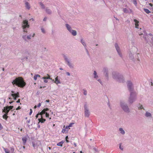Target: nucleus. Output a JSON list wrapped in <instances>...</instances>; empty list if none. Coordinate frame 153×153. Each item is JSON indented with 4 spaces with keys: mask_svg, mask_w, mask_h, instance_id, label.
Instances as JSON below:
<instances>
[{
    "mask_svg": "<svg viewBox=\"0 0 153 153\" xmlns=\"http://www.w3.org/2000/svg\"><path fill=\"white\" fill-rule=\"evenodd\" d=\"M13 85H15L16 86L21 88H23L25 85V82L23 79L21 77L16 78L12 82Z\"/></svg>",
    "mask_w": 153,
    "mask_h": 153,
    "instance_id": "obj_2",
    "label": "nucleus"
},
{
    "mask_svg": "<svg viewBox=\"0 0 153 153\" xmlns=\"http://www.w3.org/2000/svg\"><path fill=\"white\" fill-rule=\"evenodd\" d=\"M7 107H8L9 108V109L10 110H11L13 109V106H7Z\"/></svg>",
    "mask_w": 153,
    "mask_h": 153,
    "instance_id": "obj_47",
    "label": "nucleus"
},
{
    "mask_svg": "<svg viewBox=\"0 0 153 153\" xmlns=\"http://www.w3.org/2000/svg\"><path fill=\"white\" fill-rule=\"evenodd\" d=\"M94 149L96 152H97L98 150L96 148H94Z\"/></svg>",
    "mask_w": 153,
    "mask_h": 153,
    "instance_id": "obj_59",
    "label": "nucleus"
},
{
    "mask_svg": "<svg viewBox=\"0 0 153 153\" xmlns=\"http://www.w3.org/2000/svg\"><path fill=\"white\" fill-rule=\"evenodd\" d=\"M84 108L85 109V117H88L90 115V112L86 105H85Z\"/></svg>",
    "mask_w": 153,
    "mask_h": 153,
    "instance_id": "obj_11",
    "label": "nucleus"
},
{
    "mask_svg": "<svg viewBox=\"0 0 153 153\" xmlns=\"http://www.w3.org/2000/svg\"><path fill=\"white\" fill-rule=\"evenodd\" d=\"M8 114H6V113L4 114V115L3 116V118L5 119V120H7V118L8 117L7 116V115Z\"/></svg>",
    "mask_w": 153,
    "mask_h": 153,
    "instance_id": "obj_33",
    "label": "nucleus"
},
{
    "mask_svg": "<svg viewBox=\"0 0 153 153\" xmlns=\"http://www.w3.org/2000/svg\"><path fill=\"white\" fill-rule=\"evenodd\" d=\"M123 11L124 13H131L132 12V10L131 9H129L128 10L126 8H124Z\"/></svg>",
    "mask_w": 153,
    "mask_h": 153,
    "instance_id": "obj_14",
    "label": "nucleus"
},
{
    "mask_svg": "<svg viewBox=\"0 0 153 153\" xmlns=\"http://www.w3.org/2000/svg\"><path fill=\"white\" fill-rule=\"evenodd\" d=\"M66 74L68 76H70V73L68 72H67Z\"/></svg>",
    "mask_w": 153,
    "mask_h": 153,
    "instance_id": "obj_57",
    "label": "nucleus"
},
{
    "mask_svg": "<svg viewBox=\"0 0 153 153\" xmlns=\"http://www.w3.org/2000/svg\"><path fill=\"white\" fill-rule=\"evenodd\" d=\"M68 136H66L65 137L66 141L67 143H68L69 142V140H68Z\"/></svg>",
    "mask_w": 153,
    "mask_h": 153,
    "instance_id": "obj_40",
    "label": "nucleus"
},
{
    "mask_svg": "<svg viewBox=\"0 0 153 153\" xmlns=\"http://www.w3.org/2000/svg\"><path fill=\"white\" fill-rule=\"evenodd\" d=\"M24 2H25V7L27 9L29 10L30 7V4L26 0L24 1Z\"/></svg>",
    "mask_w": 153,
    "mask_h": 153,
    "instance_id": "obj_15",
    "label": "nucleus"
},
{
    "mask_svg": "<svg viewBox=\"0 0 153 153\" xmlns=\"http://www.w3.org/2000/svg\"><path fill=\"white\" fill-rule=\"evenodd\" d=\"M45 112L44 111H43V110L39 113V114L41 115V117H43V115L45 114Z\"/></svg>",
    "mask_w": 153,
    "mask_h": 153,
    "instance_id": "obj_30",
    "label": "nucleus"
},
{
    "mask_svg": "<svg viewBox=\"0 0 153 153\" xmlns=\"http://www.w3.org/2000/svg\"><path fill=\"white\" fill-rule=\"evenodd\" d=\"M62 56L65 61V63L68 66L69 68L71 69H73L74 68V65L72 63L71 61L68 58V56L67 55L65 54H62Z\"/></svg>",
    "mask_w": 153,
    "mask_h": 153,
    "instance_id": "obj_4",
    "label": "nucleus"
},
{
    "mask_svg": "<svg viewBox=\"0 0 153 153\" xmlns=\"http://www.w3.org/2000/svg\"><path fill=\"white\" fill-rule=\"evenodd\" d=\"M62 145L63 144L60 142L57 144V146L61 147L62 146Z\"/></svg>",
    "mask_w": 153,
    "mask_h": 153,
    "instance_id": "obj_38",
    "label": "nucleus"
},
{
    "mask_svg": "<svg viewBox=\"0 0 153 153\" xmlns=\"http://www.w3.org/2000/svg\"><path fill=\"white\" fill-rule=\"evenodd\" d=\"M119 131H120V133L123 135L125 133V132L122 128H120Z\"/></svg>",
    "mask_w": 153,
    "mask_h": 153,
    "instance_id": "obj_28",
    "label": "nucleus"
},
{
    "mask_svg": "<svg viewBox=\"0 0 153 153\" xmlns=\"http://www.w3.org/2000/svg\"><path fill=\"white\" fill-rule=\"evenodd\" d=\"M94 75V79H95L96 80H97V79L99 77L97 75V73L96 71H94L93 73Z\"/></svg>",
    "mask_w": 153,
    "mask_h": 153,
    "instance_id": "obj_21",
    "label": "nucleus"
},
{
    "mask_svg": "<svg viewBox=\"0 0 153 153\" xmlns=\"http://www.w3.org/2000/svg\"><path fill=\"white\" fill-rule=\"evenodd\" d=\"M32 143L33 146V147L34 148V149L35 148V143L33 142H32Z\"/></svg>",
    "mask_w": 153,
    "mask_h": 153,
    "instance_id": "obj_50",
    "label": "nucleus"
},
{
    "mask_svg": "<svg viewBox=\"0 0 153 153\" xmlns=\"http://www.w3.org/2000/svg\"><path fill=\"white\" fill-rule=\"evenodd\" d=\"M41 104L40 103H39L37 107H39L41 106ZM36 107H37V106L36 105H35L34 106L35 108H36Z\"/></svg>",
    "mask_w": 153,
    "mask_h": 153,
    "instance_id": "obj_43",
    "label": "nucleus"
},
{
    "mask_svg": "<svg viewBox=\"0 0 153 153\" xmlns=\"http://www.w3.org/2000/svg\"><path fill=\"white\" fill-rule=\"evenodd\" d=\"M45 116L46 117H48V118L49 117V113H47V112H46L45 113Z\"/></svg>",
    "mask_w": 153,
    "mask_h": 153,
    "instance_id": "obj_42",
    "label": "nucleus"
},
{
    "mask_svg": "<svg viewBox=\"0 0 153 153\" xmlns=\"http://www.w3.org/2000/svg\"><path fill=\"white\" fill-rule=\"evenodd\" d=\"M27 138L26 137H23L22 138V140L23 142V144L24 145H25L27 141Z\"/></svg>",
    "mask_w": 153,
    "mask_h": 153,
    "instance_id": "obj_29",
    "label": "nucleus"
},
{
    "mask_svg": "<svg viewBox=\"0 0 153 153\" xmlns=\"http://www.w3.org/2000/svg\"><path fill=\"white\" fill-rule=\"evenodd\" d=\"M38 120L39 123H44L46 120L44 118H43L42 117H41V118H39Z\"/></svg>",
    "mask_w": 153,
    "mask_h": 153,
    "instance_id": "obj_24",
    "label": "nucleus"
},
{
    "mask_svg": "<svg viewBox=\"0 0 153 153\" xmlns=\"http://www.w3.org/2000/svg\"><path fill=\"white\" fill-rule=\"evenodd\" d=\"M140 109H142L143 108V107L142 105H141L140 107Z\"/></svg>",
    "mask_w": 153,
    "mask_h": 153,
    "instance_id": "obj_62",
    "label": "nucleus"
},
{
    "mask_svg": "<svg viewBox=\"0 0 153 153\" xmlns=\"http://www.w3.org/2000/svg\"><path fill=\"white\" fill-rule=\"evenodd\" d=\"M39 115V114H37L36 115V118H37L38 117V115Z\"/></svg>",
    "mask_w": 153,
    "mask_h": 153,
    "instance_id": "obj_61",
    "label": "nucleus"
},
{
    "mask_svg": "<svg viewBox=\"0 0 153 153\" xmlns=\"http://www.w3.org/2000/svg\"><path fill=\"white\" fill-rule=\"evenodd\" d=\"M150 84H151V85L153 87V82H151Z\"/></svg>",
    "mask_w": 153,
    "mask_h": 153,
    "instance_id": "obj_64",
    "label": "nucleus"
},
{
    "mask_svg": "<svg viewBox=\"0 0 153 153\" xmlns=\"http://www.w3.org/2000/svg\"><path fill=\"white\" fill-rule=\"evenodd\" d=\"M80 42L84 46L85 48H86V45L85 42L84 41L83 39H81L80 40Z\"/></svg>",
    "mask_w": 153,
    "mask_h": 153,
    "instance_id": "obj_25",
    "label": "nucleus"
},
{
    "mask_svg": "<svg viewBox=\"0 0 153 153\" xmlns=\"http://www.w3.org/2000/svg\"><path fill=\"white\" fill-rule=\"evenodd\" d=\"M129 55L131 59H133V56L131 52L129 53Z\"/></svg>",
    "mask_w": 153,
    "mask_h": 153,
    "instance_id": "obj_34",
    "label": "nucleus"
},
{
    "mask_svg": "<svg viewBox=\"0 0 153 153\" xmlns=\"http://www.w3.org/2000/svg\"><path fill=\"white\" fill-rule=\"evenodd\" d=\"M37 74H36L33 77V78L35 80H36L37 79Z\"/></svg>",
    "mask_w": 153,
    "mask_h": 153,
    "instance_id": "obj_48",
    "label": "nucleus"
},
{
    "mask_svg": "<svg viewBox=\"0 0 153 153\" xmlns=\"http://www.w3.org/2000/svg\"><path fill=\"white\" fill-rule=\"evenodd\" d=\"M127 84L128 89L130 92H134L133 84L130 81H128Z\"/></svg>",
    "mask_w": 153,
    "mask_h": 153,
    "instance_id": "obj_10",
    "label": "nucleus"
},
{
    "mask_svg": "<svg viewBox=\"0 0 153 153\" xmlns=\"http://www.w3.org/2000/svg\"><path fill=\"white\" fill-rule=\"evenodd\" d=\"M20 102V99H19L16 102L17 103H19Z\"/></svg>",
    "mask_w": 153,
    "mask_h": 153,
    "instance_id": "obj_60",
    "label": "nucleus"
},
{
    "mask_svg": "<svg viewBox=\"0 0 153 153\" xmlns=\"http://www.w3.org/2000/svg\"><path fill=\"white\" fill-rule=\"evenodd\" d=\"M130 97L128 99V101L130 104H132L136 100L137 97V94L135 92H130Z\"/></svg>",
    "mask_w": 153,
    "mask_h": 153,
    "instance_id": "obj_5",
    "label": "nucleus"
},
{
    "mask_svg": "<svg viewBox=\"0 0 153 153\" xmlns=\"http://www.w3.org/2000/svg\"><path fill=\"white\" fill-rule=\"evenodd\" d=\"M46 12L48 14H51L52 13L51 10L49 9L48 7H46L45 9Z\"/></svg>",
    "mask_w": 153,
    "mask_h": 153,
    "instance_id": "obj_18",
    "label": "nucleus"
},
{
    "mask_svg": "<svg viewBox=\"0 0 153 153\" xmlns=\"http://www.w3.org/2000/svg\"><path fill=\"white\" fill-rule=\"evenodd\" d=\"M62 132L63 133H67V131L66 130L65 128V126H64L63 128L62 131Z\"/></svg>",
    "mask_w": 153,
    "mask_h": 153,
    "instance_id": "obj_32",
    "label": "nucleus"
},
{
    "mask_svg": "<svg viewBox=\"0 0 153 153\" xmlns=\"http://www.w3.org/2000/svg\"><path fill=\"white\" fill-rule=\"evenodd\" d=\"M56 84H58L61 83L60 80L58 79V76H56L55 78V80L54 82Z\"/></svg>",
    "mask_w": 153,
    "mask_h": 153,
    "instance_id": "obj_20",
    "label": "nucleus"
},
{
    "mask_svg": "<svg viewBox=\"0 0 153 153\" xmlns=\"http://www.w3.org/2000/svg\"><path fill=\"white\" fill-rule=\"evenodd\" d=\"M39 4L42 9H45V5L41 2L39 3Z\"/></svg>",
    "mask_w": 153,
    "mask_h": 153,
    "instance_id": "obj_23",
    "label": "nucleus"
},
{
    "mask_svg": "<svg viewBox=\"0 0 153 153\" xmlns=\"http://www.w3.org/2000/svg\"><path fill=\"white\" fill-rule=\"evenodd\" d=\"M144 10L146 13L147 14L151 13V11H149L148 9L146 8H144Z\"/></svg>",
    "mask_w": 153,
    "mask_h": 153,
    "instance_id": "obj_31",
    "label": "nucleus"
},
{
    "mask_svg": "<svg viewBox=\"0 0 153 153\" xmlns=\"http://www.w3.org/2000/svg\"><path fill=\"white\" fill-rule=\"evenodd\" d=\"M120 105L121 108L125 112L127 113L130 112V109L125 102L121 101L120 102Z\"/></svg>",
    "mask_w": 153,
    "mask_h": 153,
    "instance_id": "obj_6",
    "label": "nucleus"
},
{
    "mask_svg": "<svg viewBox=\"0 0 153 153\" xmlns=\"http://www.w3.org/2000/svg\"><path fill=\"white\" fill-rule=\"evenodd\" d=\"M3 128V127L1 124V123H0V130H1Z\"/></svg>",
    "mask_w": 153,
    "mask_h": 153,
    "instance_id": "obj_53",
    "label": "nucleus"
},
{
    "mask_svg": "<svg viewBox=\"0 0 153 153\" xmlns=\"http://www.w3.org/2000/svg\"><path fill=\"white\" fill-rule=\"evenodd\" d=\"M29 27L30 26L28 24V21L26 20H24L23 22V24L22 25V27L23 29V31L27 33V31L26 29L27 28H29Z\"/></svg>",
    "mask_w": 153,
    "mask_h": 153,
    "instance_id": "obj_7",
    "label": "nucleus"
},
{
    "mask_svg": "<svg viewBox=\"0 0 153 153\" xmlns=\"http://www.w3.org/2000/svg\"><path fill=\"white\" fill-rule=\"evenodd\" d=\"M11 92L12 93L11 95L13 97V98L15 100H16L17 98H18L19 97V94L18 92L15 93H14V91H12Z\"/></svg>",
    "mask_w": 153,
    "mask_h": 153,
    "instance_id": "obj_12",
    "label": "nucleus"
},
{
    "mask_svg": "<svg viewBox=\"0 0 153 153\" xmlns=\"http://www.w3.org/2000/svg\"><path fill=\"white\" fill-rule=\"evenodd\" d=\"M133 4L135 5H136L137 4V1L136 0H133Z\"/></svg>",
    "mask_w": 153,
    "mask_h": 153,
    "instance_id": "obj_45",
    "label": "nucleus"
},
{
    "mask_svg": "<svg viewBox=\"0 0 153 153\" xmlns=\"http://www.w3.org/2000/svg\"><path fill=\"white\" fill-rule=\"evenodd\" d=\"M83 91H84V92H83L84 94V95H87V91L85 90V89H83Z\"/></svg>",
    "mask_w": 153,
    "mask_h": 153,
    "instance_id": "obj_37",
    "label": "nucleus"
},
{
    "mask_svg": "<svg viewBox=\"0 0 153 153\" xmlns=\"http://www.w3.org/2000/svg\"><path fill=\"white\" fill-rule=\"evenodd\" d=\"M65 141L63 140H62L60 142L63 144L64 143Z\"/></svg>",
    "mask_w": 153,
    "mask_h": 153,
    "instance_id": "obj_63",
    "label": "nucleus"
},
{
    "mask_svg": "<svg viewBox=\"0 0 153 153\" xmlns=\"http://www.w3.org/2000/svg\"><path fill=\"white\" fill-rule=\"evenodd\" d=\"M44 82L45 83H47L48 82V80L46 79H44Z\"/></svg>",
    "mask_w": 153,
    "mask_h": 153,
    "instance_id": "obj_58",
    "label": "nucleus"
},
{
    "mask_svg": "<svg viewBox=\"0 0 153 153\" xmlns=\"http://www.w3.org/2000/svg\"><path fill=\"white\" fill-rule=\"evenodd\" d=\"M47 75L48 76L43 77L42 78V79H50L52 80V81H54V79H52L50 77V75H49L48 74H47Z\"/></svg>",
    "mask_w": 153,
    "mask_h": 153,
    "instance_id": "obj_17",
    "label": "nucleus"
},
{
    "mask_svg": "<svg viewBox=\"0 0 153 153\" xmlns=\"http://www.w3.org/2000/svg\"><path fill=\"white\" fill-rule=\"evenodd\" d=\"M108 107H109V108L110 109H111V106H110V104H109V102H108Z\"/></svg>",
    "mask_w": 153,
    "mask_h": 153,
    "instance_id": "obj_51",
    "label": "nucleus"
},
{
    "mask_svg": "<svg viewBox=\"0 0 153 153\" xmlns=\"http://www.w3.org/2000/svg\"><path fill=\"white\" fill-rule=\"evenodd\" d=\"M47 17H45L43 19V21H46V20H47Z\"/></svg>",
    "mask_w": 153,
    "mask_h": 153,
    "instance_id": "obj_56",
    "label": "nucleus"
},
{
    "mask_svg": "<svg viewBox=\"0 0 153 153\" xmlns=\"http://www.w3.org/2000/svg\"><path fill=\"white\" fill-rule=\"evenodd\" d=\"M98 82H99L102 85H103V83L102 82L101 79H97V80Z\"/></svg>",
    "mask_w": 153,
    "mask_h": 153,
    "instance_id": "obj_36",
    "label": "nucleus"
},
{
    "mask_svg": "<svg viewBox=\"0 0 153 153\" xmlns=\"http://www.w3.org/2000/svg\"><path fill=\"white\" fill-rule=\"evenodd\" d=\"M35 35V33L32 35L30 34L29 35H24L22 36V38L25 41H27V40H30L31 39V37H33Z\"/></svg>",
    "mask_w": 153,
    "mask_h": 153,
    "instance_id": "obj_8",
    "label": "nucleus"
},
{
    "mask_svg": "<svg viewBox=\"0 0 153 153\" xmlns=\"http://www.w3.org/2000/svg\"><path fill=\"white\" fill-rule=\"evenodd\" d=\"M102 72L107 79H108V68L105 67L103 68Z\"/></svg>",
    "mask_w": 153,
    "mask_h": 153,
    "instance_id": "obj_9",
    "label": "nucleus"
},
{
    "mask_svg": "<svg viewBox=\"0 0 153 153\" xmlns=\"http://www.w3.org/2000/svg\"><path fill=\"white\" fill-rule=\"evenodd\" d=\"M85 49V50H86V53H87V54L88 55H89V53L88 51V50L86 49V48Z\"/></svg>",
    "mask_w": 153,
    "mask_h": 153,
    "instance_id": "obj_55",
    "label": "nucleus"
},
{
    "mask_svg": "<svg viewBox=\"0 0 153 153\" xmlns=\"http://www.w3.org/2000/svg\"><path fill=\"white\" fill-rule=\"evenodd\" d=\"M143 33L139 32V31H138L139 35L140 36H143V38L146 42L148 43L149 40L150 43V45L153 46V37H152V34L150 33L147 34L146 32L144 31H143Z\"/></svg>",
    "mask_w": 153,
    "mask_h": 153,
    "instance_id": "obj_1",
    "label": "nucleus"
},
{
    "mask_svg": "<svg viewBox=\"0 0 153 153\" xmlns=\"http://www.w3.org/2000/svg\"><path fill=\"white\" fill-rule=\"evenodd\" d=\"M9 111V108L7 106L4 107V109L3 110V111L6 114H8Z\"/></svg>",
    "mask_w": 153,
    "mask_h": 153,
    "instance_id": "obj_16",
    "label": "nucleus"
},
{
    "mask_svg": "<svg viewBox=\"0 0 153 153\" xmlns=\"http://www.w3.org/2000/svg\"><path fill=\"white\" fill-rule=\"evenodd\" d=\"M145 115L146 117H152L151 114L148 111L146 112Z\"/></svg>",
    "mask_w": 153,
    "mask_h": 153,
    "instance_id": "obj_26",
    "label": "nucleus"
},
{
    "mask_svg": "<svg viewBox=\"0 0 153 153\" xmlns=\"http://www.w3.org/2000/svg\"><path fill=\"white\" fill-rule=\"evenodd\" d=\"M49 110V109L48 108H44L43 109V111H45V112H47L46 111Z\"/></svg>",
    "mask_w": 153,
    "mask_h": 153,
    "instance_id": "obj_39",
    "label": "nucleus"
},
{
    "mask_svg": "<svg viewBox=\"0 0 153 153\" xmlns=\"http://www.w3.org/2000/svg\"><path fill=\"white\" fill-rule=\"evenodd\" d=\"M71 32H70L74 36H75L77 34L76 31L75 30H72Z\"/></svg>",
    "mask_w": 153,
    "mask_h": 153,
    "instance_id": "obj_27",
    "label": "nucleus"
},
{
    "mask_svg": "<svg viewBox=\"0 0 153 153\" xmlns=\"http://www.w3.org/2000/svg\"><path fill=\"white\" fill-rule=\"evenodd\" d=\"M134 22H135V27L136 28H138L139 21L136 19H134Z\"/></svg>",
    "mask_w": 153,
    "mask_h": 153,
    "instance_id": "obj_22",
    "label": "nucleus"
},
{
    "mask_svg": "<svg viewBox=\"0 0 153 153\" xmlns=\"http://www.w3.org/2000/svg\"><path fill=\"white\" fill-rule=\"evenodd\" d=\"M69 127H68V126H66L65 127V129L67 131V133L68 132V131H69Z\"/></svg>",
    "mask_w": 153,
    "mask_h": 153,
    "instance_id": "obj_41",
    "label": "nucleus"
},
{
    "mask_svg": "<svg viewBox=\"0 0 153 153\" xmlns=\"http://www.w3.org/2000/svg\"><path fill=\"white\" fill-rule=\"evenodd\" d=\"M74 124V123H71L69 124V125L68 126V127H72V125L73 124Z\"/></svg>",
    "mask_w": 153,
    "mask_h": 153,
    "instance_id": "obj_44",
    "label": "nucleus"
},
{
    "mask_svg": "<svg viewBox=\"0 0 153 153\" xmlns=\"http://www.w3.org/2000/svg\"><path fill=\"white\" fill-rule=\"evenodd\" d=\"M113 78L117 81L120 82H124V79L123 75L118 72L113 71L112 73Z\"/></svg>",
    "mask_w": 153,
    "mask_h": 153,
    "instance_id": "obj_3",
    "label": "nucleus"
},
{
    "mask_svg": "<svg viewBox=\"0 0 153 153\" xmlns=\"http://www.w3.org/2000/svg\"><path fill=\"white\" fill-rule=\"evenodd\" d=\"M39 122L37 124V127L38 128H40V126L39 125Z\"/></svg>",
    "mask_w": 153,
    "mask_h": 153,
    "instance_id": "obj_52",
    "label": "nucleus"
},
{
    "mask_svg": "<svg viewBox=\"0 0 153 153\" xmlns=\"http://www.w3.org/2000/svg\"><path fill=\"white\" fill-rule=\"evenodd\" d=\"M120 146H119V148L120 149H121V150H123V148H122L121 147V143H120V144H119Z\"/></svg>",
    "mask_w": 153,
    "mask_h": 153,
    "instance_id": "obj_49",
    "label": "nucleus"
},
{
    "mask_svg": "<svg viewBox=\"0 0 153 153\" xmlns=\"http://www.w3.org/2000/svg\"><path fill=\"white\" fill-rule=\"evenodd\" d=\"M41 30L42 32L44 33H45V31L44 30V29L43 28H42L41 29Z\"/></svg>",
    "mask_w": 153,
    "mask_h": 153,
    "instance_id": "obj_46",
    "label": "nucleus"
},
{
    "mask_svg": "<svg viewBox=\"0 0 153 153\" xmlns=\"http://www.w3.org/2000/svg\"><path fill=\"white\" fill-rule=\"evenodd\" d=\"M3 149L4 151L5 152V153H10L8 149L4 148H3Z\"/></svg>",
    "mask_w": 153,
    "mask_h": 153,
    "instance_id": "obj_35",
    "label": "nucleus"
},
{
    "mask_svg": "<svg viewBox=\"0 0 153 153\" xmlns=\"http://www.w3.org/2000/svg\"><path fill=\"white\" fill-rule=\"evenodd\" d=\"M32 113V110L31 109H30V111L29 113V115H31Z\"/></svg>",
    "mask_w": 153,
    "mask_h": 153,
    "instance_id": "obj_54",
    "label": "nucleus"
},
{
    "mask_svg": "<svg viewBox=\"0 0 153 153\" xmlns=\"http://www.w3.org/2000/svg\"><path fill=\"white\" fill-rule=\"evenodd\" d=\"M115 48L120 56L122 57V53L120 52V48L117 43H115L114 45Z\"/></svg>",
    "mask_w": 153,
    "mask_h": 153,
    "instance_id": "obj_13",
    "label": "nucleus"
},
{
    "mask_svg": "<svg viewBox=\"0 0 153 153\" xmlns=\"http://www.w3.org/2000/svg\"><path fill=\"white\" fill-rule=\"evenodd\" d=\"M65 26L68 30L69 32H71V31L72 30L71 27V26L68 24H66Z\"/></svg>",
    "mask_w": 153,
    "mask_h": 153,
    "instance_id": "obj_19",
    "label": "nucleus"
}]
</instances>
